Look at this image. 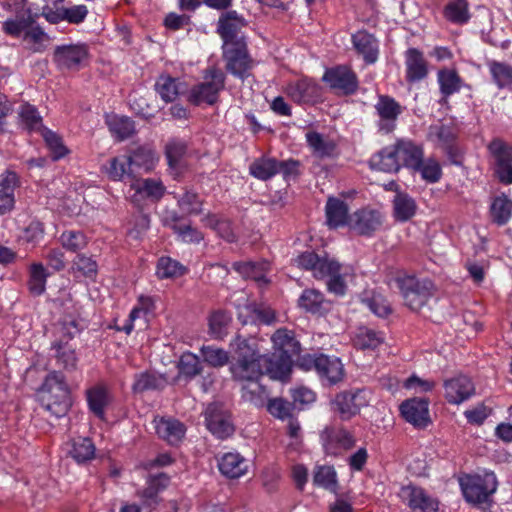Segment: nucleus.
I'll return each instance as SVG.
<instances>
[{"label":"nucleus","mask_w":512,"mask_h":512,"mask_svg":"<svg viewBox=\"0 0 512 512\" xmlns=\"http://www.w3.org/2000/svg\"><path fill=\"white\" fill-rule=\"evenodd\" d=\"M462 493L467 502L479 505L487 503L497 490L498 482L493 472L483 475H467L460 479Z\"/></svg>","instance_id":"nucleus-8"},{"label":"nucleus","mask_w":512,"mask_h":512,"mask_svg":"<svg viewBox=\"0 0 512 512\" xmlns=\"http://www.w3.org/2000/svg\"><path fill=\"white\" fill-rule=\"evenodd\" d=\"M20 186L16 172L6 170L0 174V214L11 212L15 206V190Z\"/></svg>","instance_id":"nucleus-26"},{"label":"nucleus","mask_w":512,"mask_h":512,"mask_svg":"<svg viewBox=\"0 0 512 512\" xmlns=\"http://www.w3.org/2000/svg\"><path fill=\"white\" fill-rule=\"evenodd\" d=\"M106 173L113 181H121L125 176L133 179V174L130 172V166L126 156L112 158L109 165L106 167Z\"/></svg>","instance_id":"nucleus-58"},{"label":"nucleus","mask_w":512,"mask_h":512,"mask_svg":"<svg viewBox=\"0 0 512 512\" xmlns=\"http://www.w3.org/2000/svg\"><path fill=\"white\" fill-rule=\"evenodd\" d=\"M19 125L28 132L43 130V120L37 108L29 103L20 105L18 109Z\"/></svg>","instance_id":"nucleus-42"},{"label":"nucleus","mask_w":512,"mask_h":512,"mask_svg":"<svg viewBox=\"0 0 512 512\" xmlns=\"http://www.w3.org/2000/svg\"><path fill=\"white\" fill-rule=\"evenodd\" d=\"M317 373L322 380H326L330 385H333L342 381L344 367L339 358L319 354Z\"/></svg>","instance_id":"nucleus-32"},{"label":"nucleus","mask_w":512,"mask_h":512,"mask_svg":"<svg viewBox=\"0 0 512 512\" xmlns=\"http://www.w3.org/2000/svg\"><path fill=\"white\" fill-rule=\"evenodd\" d=\"M262 366L264 374L272 379L284 381L291 372L292 359L280 353H273L271 356L262 354Z\"/></svg>","instance_id":"nucleus-28"},{"label":"nucleus","mask_w":512,"mask_h":512,"mask_svg":"<svg viewBox=\"0 0 512 512\" xmlns=\"http://www.w3.org/2000/svg\"><path fill=\"white\" fill-rule=\"evenodd\" d=\"M446 20L453 24L463 25L470 19L469 4L466 0L450 1L443 11Z\"/></svg>","instance_id":"nucleus-47"},{"label":"nucleus","mask_w":512,"mask_h":512,"mask_svg":"<svg viewBox=\"0 0 512 512\" xmlns=\"http://www.w3.org/2000/svg\"><path fill=\"white\" fill-rule=\"evenodd\" d=\"M49 272L41 262H33L28 267L27 289L33 297H39L46 291Z\"/></svg>","instance_id":"nucleus-34"},{"label":"nucleus","mask_w":512,"mask_h":512,"mask_svg":"<svg viewBox=\"0 0 512 512\" xmlns=\"http://www.w3.org/2000/svg\"><path fill=\"white\" fill-rule=\"evenodd\" d=\"M231 347L234 351V362L230 366L233 379L245 383L259 380L264 370L257 343L237 335Z\"/></svg>","instance_id":"nucleus-2"},{"label":"nucleus","mask_w":512,"mask_h":512,"mask_svg":"<svg viewBox=\"0 0 512 512\" xmlns=\"http://www.w3.org/2000/svg\"><path fill=\"white\" fill-rule=\"evenodd\" d=\"M266 408L272 416L281 420L290 419L294 409L293 404L283 398L269 399Z\"/></svg>","instance_id":"nucleus-61"},{"label":"nucleus","mask_w":512,"mask_h":512,"mask_svg":"<svg viewBox=\"0 0 512 512\" xmlns=\"http://www.w3.org/2000/svg\"><path fill=\"white\" fill-rule=\"evenodd\" d=\"M204 361L212 367H223L229 361V354L222 348L202 346L200 349Z\"/></svg>","instance_id":"nucleus-60"},{"label":"nucleus","mask_w":512,"mask_h":512,"mask_svg":"<svg viewBox=\"0 0 512 512\" xmlns=\"http://www.w3.org/2000/svg\"><path fill=\"white\" fill-rule=\"evenodd\" d=\"M79 331L75 319H64L57 329L56 338L51 343L52 356L56 359L57 365L68 372L77 369L78 357L71 341Z\"/></svg>","instance_id":"nucleus-4"},{"label":"nucleus","mask_w":512,"mask_h":512,"mask_svg":"<svg viewBox=\"0 0 512 512\" xmlns=\"http://www.w3.org/2000/svg\"><path fill=\"white\" fill-rule=\"evenodd\" d=\"M399 497L412 510V512H437L438 502L429 496L424 489L407 485L403 486L399 492Z\"/></svg>","instance_id":"nucleus-19"},{"label":"nucleus","mask_w":512,"mask_h":512,"mask_svg":"<svg viewBox=\"0 0 512 512\" xmlns=\"http://www.w3.org/2000/svg\"><path fill=\"white\" fill-rule=\"evenodd\" d=\"M322 80L333 90H337L345 95L356 92L358 88L357 75L347 66H337L327 69Z\"/></svg>","instance_id":"nucleus-18"},{"label":"nucleus","mask_w":512,"mask_h":512,"mask_svg":"<svg viewBox=\"0 0 512 512\" xmlns=\"http://www.w3.org/2000/svg\"><path fill=\"white\" fill-rule=\"evenodd\" d=\"M166 187L159 178L133 177L127 192L131 204L143 209L148 203L158 202L165 194Z\"/></svg>","instance_id":"nucleus-9"},{"label":"nucleus","mask_w":512,"mask_h":512,"mask_svg":"<svg viewBox=\"0 0 512 512\" xmlns=\"http://www.w3.org/2000/svg\"><path fill=\"white\" fill-rule=\"evenodd\" d=\"M383 220L384 218L380 211L371 208H361L350 215L348 227L358 235L370 237L381 228Z\"/></svg>","instance_id":"nucleus-17"},{"label":"nucleus","mask_w":512,"mask_h":512,"mask_svg":"<svg viewBox=\"0 0 512 512\" xmlns=\"http://www.w3.org/2000/svg\"><path fill=\"white\" fill-rule=\"evenodd\" d=\"M207 429L218 439H226L235 431L230 411L222 403H211L204 412Z\"/></svg>","instance_id":"nucleus-13"},{"label":"nucleus","mask_w":512,"mask_h":512,"mask_svg":"<svg viewBox=\"0 0 512 512\" xmlns=\"http://www.w3.org/2000/svg\"><path fill=\"white\" fill-rule=\"evenodd\" d=\"M187 150V145L184 141L178 139L170 140L165 147V154L170 167H176Z\"/></svg>","instance_id":"nucleus-64"},{"label":"nucleus","mask_w":512,"mask_h":512,"mask_svg":"<svg viewBox=\"0 0 512 512\" xmlns=\"http://www.w3.org/2000/svg\"><path fill=\"white\" fill-rule=\"evenodd\" d=\"M297 305L306 313L314 315H323L331 309V301L322 291L315 288L304 289L297 300Z\"/></svg>","instance_id":"nucleus-25"},{"label":"nucleus","mask_w":512,"mask_h":512,"mask_svg":"<svg viewBox=\"0 0 512 512\" xmlns=\"http://www.w3.org/2000/svg\"><path fill=\"white\" fill-rule=\"evenodd\" d=\"M406 81L415 83L428 75V64L423 53L417 48H409L405 52Z\"/></svg>","instance_id":"nucleus-27"},{"label":"nucleus","mask_w":512,"mask_h":512,"mask_svg":"<svg viewBox=\"0 0 512 512\" xmlns=\"http://www.w3.org/2000/svg\"><path fill=\"white\" fill-rule=\"evenodd\" d=\"M444 390L447 402L455 405L468 400L475 393L473 382L463 375L446 380Z\"/></svg>","instance_id":"nucleus-23"},{"label":"nucleus","mask_w":512,"mask_h":512,"mask_svg":"<svg viewBox=\"0 0 512 512\" xmlns=\"http://www.w3.org/2000/svg\"><path fill=\"white\" fill-rule=\"evenodd\" d=\"M366 405L365 391L353 389L336 394L331 402V409L341 420L348 421L358 415Z\"/></svg>","instance_id":"nucleus-15"},{"label":"nucleus","mask_w":512,"mask_h":512,"mask_svg":"<svg viewBox=\"0 0 512 512\" xmlns=\"http://www.w3.org/2000/svg\"><path fill=\"white\" fill-rule=\"evenodd\" d=\"M377 116L376 127L380 134H391L397 127L399 116L403 113V107L389 95H379L374 105Z\"/></svg>","instance_id":"nucleus-11"},{"label":"nucleus","mask_w":512,"mask_h":512,"mask_svg":"<svg viewBox=\"0 0 512 512\" xmlns=\"http://www.w3.org/2000/svg\"><path fill=\"white\" fill-rule=\"evenodd\" d=\"M69 455L77 463H86L95 457L96 448L88 437H78L72 440Z\"/></svg>","instance_id":"nucleus-43"},{"label":"nucleus","mask_w":512,"mask_h":512,"mask_svg":"<svg viewBox=\"0 0 512 512\" xmlns=\"http://www.w3.org/2000/svg\"><path fill=\"white\" fill-rule=\"evenodd\" d=\"M170 482V478L165 473H159L150 476L147 480V486L138 492V496L142 499L144 504L152 505L158 502V494L164 490Z\"/></svg>","instance_id":"nucleus-39"},{"label":"nucleus","mask_w":512,"mask_h":512,"mask_svg":"<svg viewBox=\"0 0 512 512\" xmlns=\"http://www.w3.org/2000/svg\"><path fill=\"white\" fill-rule=\"evenodd\" d=\"M89 47L86 44L57 46L53 53V61L60 70L78 71L89 59Z\"/></svg>","instance_id":"nucleus-14"},{"label":"nucleus","mask_w":512,"mask_h":512,"mask_svg":"<svg viewBox=\"0 0 512 512\" xmlns=\"http://www.w3.org/2000/svg\"><path fill=\"white\" fill-rule=\"evenodd\" d=\"M274 348L280 355H287L292 359L293 356L299 354L301 346L295 338L293 331L286 328L278 329L271 337Z\"/></svg>","instance_id":"nucleus-33"},{"label":"nucleus","mask_w":512,"mask_h":512,"mask_svg":"<svg viewBox=\"0 0 512 512\" xmlns=\"http://www.w3.org/2000/svg\"><path fill=\"white\" fill-rule=\"evenodd\" d=\"M112 135L119 141L131 137L135 133L134 121L124 116H113L107 121Z\"/></svg>","instance_id":"nucleus-51"},{"label":"nucleus","mask_w":512,"mask_h":512,"mask_svg":"<svg viewBox=\"0 0 512 512\" xmlns=\"http://www.w3.org/2000/svg\"><path fill=\"white\" fill-rule=\"evenodd\" d=\"M429 402L423 398H412L404 401L400 411L404 419L415 427L424 428L429 422Z\"/></svg>","instance_id":"nucleus-24"},{"label":"nucleus","mask_w":512,"mask_h":512,"mask_svg":"<svg viewBox=\"0 0 512 512\" xmlns=\"http://www.w3.org/2000/svg\"><path fill=\"white\" fill-rule=\"evenodd\" d=\"M59 242L62 247L69 252L76 253L84 249L87 245V238L81 231L66 230L61 233Z\"/></svg>","instance_id":"nucleus-56"},{"label":"nucleus","mask_w":512,"mask_h":512,"mask_svg":"<svg viewBox=\"0 0 512 512\" xmlns=\"http://www.w3.org/2000/svg\"><path fill=\"white\" fill-rule=\"evenodd\" d=\"M326 224L331 229L349 226L350 215L348 205L341 199L329 197L325 206Z\"/></svg>","instance_id":"nucleus-31"},{"label":"nucleus","mask_w":512,"mask_h":512,"mask_svg":"<svg viewBox=\"0 0 512 512\" xmlns=\"http://www.w3.org/2000/svg\"><path fill=\"white\" fill-rule=\"evenodd\" d=\"M233 269L245 278H250L256 281L260 286H265L269 283L266 278V273L270 270V263L267 261L262 262H235Z\"/></svg>","instance_id":"nucleus-36"},{"label":"nucleus","mask_w":512,"mask_h":512,"mask_svg":"<svg viewBox=\"0 0 512 512\" xmlns=\"http://www.w3.org/2000/svg\"><path fill=\"white\" fill-rule=\"evenodd\" d=\"M171 229L181 238L182 241L187 243H199L203 239V235L196 228L191 225H184L177 223V218L173 219V223L169 224Z\"/></svg>","instance_id":"nucleus-63"},{"label":"nucleus","mask_w":512,"mask_h":512,"mask_svg":"<svg viewBox=\"0 0 512 512\" xmlns=\"http://www.w3.org/2000/svg\"><path fill=\"white\" fill-rule=\"evenodd\" d=\"M152 423L158 437L170 445H177L186 432L184 424L172 417L155 416Z\"/></svg>","instance_id":"nucleus-22"},{"label":"nucleus","mask_w":512,"mask_h":512,"mask_svg":"<svg viewBox=\"0 0 512 512\" xmlns=\"http://www.w3.org/2000/svg\"><path fill=\"white\" fill-rule=\"evenodd\" d=\"M322 446L327 455L338 456L356 445L354 433L344 426L326 427L320 435Z\"/></svg>","instance_id":"nucleus-12"},{"label":"nucleus","mask_w":512,"mask_h":512,"mask_svg":"<svg viewBox=\"0 0 512 512\" xmlns=\"http://www.w3.org/2000/svg\"><path fill=\"white\" fill-rule=\"evenodd\" d=\"M206 220L207 224L213 228L220 237L228 242H234L236 240L232 224L229 220L220 219L216 215H208Z\"/></svg>","instance_id":"nucleus-62"},{"label":"nucleus","mask_w":512,"mask_h":512,"mask_svg":"<svg viewBox=\"0 0 512 512\" xmlns=\"http://www.w3.org/2000/svg\"><path fill=\"white\" fill-rule=\"evenodd\" d=\"M493 83L498 89H512V65L497 60L487 61Z\"/></svg>","instance_id":"nucleus-40"},{"label":"nucleus","mask_w":512,"mask_h":512,"mask_svg":"<svg viewBox=\"0 0 512 512\" xmlns=\"http://www.w3.org/2000/svg\"><path fill=\"white\" fill-rule=\"evenodd\" d=\"M231 320V315L224 310L213 312L209 317L210 334L216 339L223 338Z\"/></svg>","instance_id":"nucleus-55"},{"label":"nucleus","mask_w":512,"mask_h":512,"mask_svg":"<svg viewBox=\"0 0 512 512\" xmlns=\"http://www.w3.org/2000/svg\"><path fill=\"white\" fill-rule=\"evenodd\" d=\"M226 76L216 66H210L203 72V81L194 85L188 97L194 105L203 103L213 105L218 101L219 93L225 87Z\"/></svg>","instance_id":"nucleus-7"},{"label":"nucleus","mask_w":512,"mask_h":512,"mask_svg":"<svg viewBox=\"0 0 512 512\" xmlns=\"http://www.w3.org/2000/svg\"><path fill=\"white\" fill-rule=\"evenodd\" d=\"M23 40L29 44V49L34 53H42L47 48L50 37L39 26H30L23 35Z\"/></svg>","instance_id":"nucleus-53"},{"label":"nucleus","mask_w":512,"mask_h":512,"mask_svg":"<svg viewBox=\"0 0 512 512\" xmlns=\"http://www.w3.org/2000/svg\"><path fill=\"white\" fill-rule=\"evenodd\" d=\"M222 57L227 72L242 80L250 76L254 60L248 52L247 42H234L222 45Z\"/></svg>","instance_id":"nucleus-10"},{"label":"nucleus","mask_w":512,"mask_h":512,"mask_svg":"<svg viewBox=\"0 0 512 512\" xmlns=\"http://www.w3.org/2000/svg\"><path fill=\"white\" fill-rule=\"evenodd\" d=\"M277 159L260 157L255 159L249 166V173L256 179L266 181L277 175Z\"/></svg>","instance_id":"nucleus-49"},{"label":"nucleus","mask_w":512,"mask_h":512,"mask_svg":"<svg viewBox=\"0 0 512 512\" xmlns=\"http://www.w3.org/2000/svg\"><path fill=\"white\" fill-rule=\"evenodd\" d=\"M489 212L493 223L498 226L507 224L512 217V200L505 194L494 197Z\"/></svg>","instance_id":"nucleus-41"},{"label":"nucleus","mask_w":512,"mask_h":512,"mask_svg":"<svg viewBox=\"0 0 512 512\" xmlns=\"http://www.w3.org/2000/svg\"><path fill=\"white\" fill-rule=\"evenodd\" d=\"M423 149L408 139H397L392 145L384 147L370 159L373 169L393 173L401 167L420 169Z\"/></svg>","instance_id":"nucleus-1"},{"label":"nucleus","mask_w":512,"mask_h":512,"mask_svg":"<svg viewBox=\"0 0 512 512\" xmlns=\"http://www.w3.org/2000/svg\"><path fill=\"white\" fill-rule=\"evenodd\" d=\"M296 265L304 270L311 271L317 280L328 278L327 289L329 292L343 296L346 293V283L341 274V264L328 255L320 256L313 251H305L295 259Z\"/></svg>","instance_id":"nucleus-3"},{"label":"nucleus","mask_w":512,"mask_h":512,"mask_svg":"<svg viewBox=\"0 0 512 512\" xmlns=\"http://www.w3.org/2000/svg\"><path fill=\"white\" fill-rule=\"evenodd\" d=\"M404 304L412 311L424 307L434 293V285L428 279H419L415 275L399 273L395 277Z\"/></svg>","instance_id":"nucleus-6"},{"label":"nucleus","mask_w":512,"mask_h":512,"mask_svg":"<svg viewBox=\"0 0 512 512\" xmlns=\"http://www.w3.org/2000/svg\"><path fill=\"white\" fill-rule=\"evenodd\" d=\"M42 401L45 408L54 416H64L70 405V391L65 376L60 371L50 372L42 385Z\"/></svg>","instance_id":"nucleus-5"},{"label":"nucleus","mask_w":512,"mask_h":512,"mask_svg":"<svg viewBox=\"0 0 512 512\" xmlns=\"http://www.w3.org/2000/svg\"><path fill=\"white\" fill-rule=\"evenodd\" d=\"M31 17L17 16L8 18L2 23V31L8 36L18 38L31 26Z\"/></svg>","instance_id":"nucleus-59"},{"label":"nucleus","mask_w":512,"mask_h":512,"mask_svg":"<svg viewBox=\"0 0 512 512\" xmlns=\"http://www.w3.org/2000/svg\"><path fill=\"white\" fill-rule=\"evenodd\" d=\"M245 25L244 19L236 11H228L218 21V33L223 40V45L234 42H246L241 28Z\"/></svg>","instance_id":"nucleus-21"},{"label":"nucleus","mask_w":512,"mask_h":512,"mask_svg":"<svg viewBox=\"0 0 512 512\" xmlns=\"http://www.w3.org/2000/svg\"><path fill=\"white\" fill-rule=\"evenodd\" d=\"M415 200L406 193H397L393 200L394 217L399 222L410 220L416 213Z\"/></svg>","instance_id":"nucleus-44"},{"label":"nucleus","mask_w":512,"mask_h":512,"mask_svg":"<svg viewBox=\"0 0 512 512\" xmlns=\"http://www.w3.org/2000/svg\"><path fill=\"white\" fill-rule=\"evenodd\" d=\"M437 82L442 96L447 99L458 93L464 85L463 79L455 69H440L437 73Z\"/></svg>","instance_id":"nucleus-37"},{"label":"nucleus","mask_w":512,"mask_h":512,"mask_svg":"<svg viewBox=\"0 0 512 512\" xmlns=\"http://www.w3.org/2000/svg\"><path fill=\"white\" fill-rule=\"evenodd\" d=\"M487 149L493 158L494 165L512 163V144L501 139L493 138L487 145Z\"/></svg>","instance_id":"nucleus-52"},{"label":"nucleus","mask_w":512,"mask_h":512,"mask_svg":"<svg viewBox=\"0 0 512 512\" xmlns=\"http://www.w3.org/2000/svg\"><path fill=\"white\" fill-rule=\"evenodd\" d=\"M126 158L133 177H136L137 174L151 172L158 161L155 152L146 147H138L131 151Z\"/></svg>","instance_id":"nucleus-30"},{"label":"nucleus","mask_w":512,"mask_h":512,"mask_svg":"<svg viewBox=\"0 0 512 512\" xmlns=\"http://www.w3.org/2000/svg\"><path fill=\"white\" fill-rule=\"evenodd\" d=\"M181 82L170 75H160L155 83V89L165 102H173L181 92Z\"/></svg>","instance_id":"nucleus-46"},{"label":"nucleus","mask_w":512,"mask_h":512,"mask_svg":"<svg viewBox=\"0 0 512 512\" xmlns=\"http://www.w3.org/2000/svg\"><path fill=\"white\" fill-rule=\"evenodd\" d=\"M87 402L90 410L100 419H104L105 409L111 402V395L103 385H96L87 390Z\"/></svg>","instance_id":"nucleus-38"},{"label":"nucleus","mask_w":512,"mask_h":512,"mask_svg":"<svg viewBox=\"0 0 512 512\" xmlns=\"http://www.w3.org/2000/svg\"><path fill=\"white\" fill-rule=\"evenodd\" d=\"M178 369L182 375L193 378L201 374L203 367L197 355L191 352H185L179 359Z\"/></svg>","instance_id":"nucleus-57"},{"label":"nucleus","mask_w":512,"mask_h":512,"mask_svg":"<svg viewBox=\"0 0 512 512\" xmlns=\"http://www.w3.org/2000/svg\"><path fill=\"white\" fill-rule=\"evenodd\" d=\"M352 44L367 64H373L377 61L379 44L372 34L365 30L357 31L352 35Z\"/></svg>","instance_id":"nucleus-29"},{"label":"nucleus","mask_w":512,"mask_h":512,"mask_svg":"<svg viewBox=\"0 0 512 512\" xmlns=\"http://www.w3.org/2000/svg\"><path fill=\"white\" fill-rule=\"evenodd\" d=\"M187 273V268L170 257H161L157 263L156 274L160 279L176 278Z\"/></svg>","instance_id":"nucleus-54"},{"label":"nucleus","mask_w":512,"mask_h":512,"mask_svg":"<svg viewBox=\"0 0 512 512\" xmlns=\"http://www.w3.org/2000/svg\"><path fill=\"white\" fill-rule=\"evenodd\" d=\"M165 385V380L158 375L151 372H141L134 376L132 390L134 393H144L152 390L162 389Z\"/></svg>","instance_id":"nucleus-48"},{"label":"nucleus","mask_w":512,"mask_h":512,"mask_svg":"<svg viewBox=\"0 0 512 512\" xmlns=\"http://www.w3.org/2000/svg\"><path fill=\"white\" fill-rule=\"evenodd\" d=\"M242 398L256 407H263L267 405L268 392L259 380H254L243 385Z\"/></svg>","instance_id":"nucleus-50"},{"label":"nucleus","mask_w":512,"mask_h":512,"mask_svg":"<svg viewBox=\"0 0 512 512\" xmlns=\"http://www.w3.org/2000/svg\"><path fill=\"white\" fill-rule=\"evenodd\" d=\"M220 472L231 479L243 476L247 472V463L245 458L239 453H225L218 462Z\"/></svg>","instance_id":"nucleus-35"},{"label":"nucleus","mask_w":512,"mask_h":512,"mask_svg":"<svg viewBox=\"0 0 512 512\" xmlns=\"http://www.w3.org/2000/svg\"><path fill=\"white\" fill-rule=\"evenodd\" d=\"M285 93L297 104L314 105L322 100L321 86L308 77L289 82L285 87Z\"/></svg>","instance_id":"nucleus-16"},{"label":"nucleus","mask_w":512,"mask_h":512,"mask_svg":"<svg viewBox=\"0 0 512 512\" xmlns=\"http://www.w3.org/2000/svg\"><path fill=\"white\" fill-rule=\"evenodd\" d=\"M305 139L313 157L319 160L334 159L340 154L338 143L315 130H309Z\"/></svg>","instance_id":"nucleus-20"},{"label":"nucleus","mask_w":512,"mask_h":512,"mask_svg":"<svg viewBox=\"0 0 512 512\" xmlns=\"http://www.w3.org/2000/svg\"><path fill=\"white\" fill-rule=\"evenodd\" d=\"M313 484L336 493L338 489L337 472L333 466L318 465L313 472Z\"/></svg>","instance_id":"nucleus-45"}]
</instances>
